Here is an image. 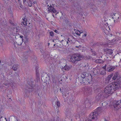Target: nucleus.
<instances>
[{
  "label": "nucleus",
  "mask_w": 121,
  "mask_h": 121,
  "mask_svg": "<svg viewBox=\"0 0 121 121\" xmlns=\"http://www.w3.org/2000/svg\"><path fill=\"white\" fill-rule=\"evenodd\" d=\"M98 108L94 112L90 113L87 119L85 121H97L98 116Z\"/></svg>",
  "instance_id": "f257e3e1"
},
{
  "label": "nucleus",
  "mask_w": 121,
  "mask_h": 121,
  "mask_svg": "<svg viewBox=\"0 0 121 121\" xmlns=\"http://www.w3.org/2000/svg\"><path fill=\"white\" fill-rule=\"evenodd\" d=\"M83 56L78 53L72 55L70 57L69 60L73 63L76 64L78 61L82 60Z\"/></svg>",
  "instance_id": "f03ea898"
},
{
  "label": "nucleus",
  "mask_w": 121,
  "mask_h": 121,
  "mask_svg": "<svg viewBox=\"0 0 121 121\" xmlns=\"http://www.w3.org/2000/svg\"><path fill=\"white\" fill-rule=\"evenodd\" d=\"M115 91V88H114L113 86L112 83L107 85L104 90V92L106 94H112Z\"/></svg>",
  "instance_id": "7ed1b4c3"
},
{
  "label": "nucleus",
  "mask_w": 121,
  "mask_h": 121,
  "mask_svg": "<svg viewBox=\"0 0 121 121\" xmlns=\"http://www.w3.org/2000/svg\"><path fill=\"white\" fill-rule=\"evenodd\" d=\"M83 91L85 94L87 96L91 95L93 92L92 87L89 86L83 87Z\"/></svg>",
  "instance_id": "20e7f679"
},
{
  "label": "nucleus",
  "mask_w": 121,
  "mask_h": 121,
  "mask_svg": "<svg viewBox=\"0 0 121 121\" xmlns=\"http://www.w3.org/2000/svg\"><path fill=\"white\" fill-rule=\"evenodd\" d=\"M112 105L115 109L118 110L121 108V99L119 101H114Z\"/></svg>",
  "instance_id": "39448f33"
},
{
  "label": "nucleus",
  "mask_w": 121,
  "mask_h": 121,
  "mask_svg": "<svg viewBox=\"0 0 121 121\" xmlns=\"http://www.w3.org/2000/svg\"><path fill=\"white\" fill-rule=\"evenodd\" d=\"M86 75L85 78H84V81H85V84H88L90 83L92 79V76L91 74H85Z\"/></svg>",
  "instance_id": "423d86ee"
},
{
  "label": "nucleus",
  "mask_w": 121,
  "mask_h": 121,
  "mask_svg": "<svg viewBox=\"0 0 121 121\" xmlns=\"http://www.w3.org/2000/svg\"><path fill=\"white\" fill-rule=\"evenodd\" d=\"M113 17L112 18H115V19L114 20L115 22H117L121 20V16L118 13H114L113 14Z\"/></svg>",
  "instance_id": "0eeeda50"
},
{
  "label": "nucleus",
  "mask_w": 121,
  "mask_h": 121,
  "mask_svg": "<svg viewBox=\"0 0 121 121\" xmlns=\"http://www.w3.org/2000/svg\"><path fill=\"white\" fill-rule=\"evenodd\" d=\"M112 84L113 85L114 88H115V90L119 89L121 87V79L118 82L112 83Z\"/></svg>",
  "instance_id": "6e6552de"
},
{
  "label": "nucleus",
  "mask_w": 121,
  "mask_h": 121,
  "mask_svg": "<svg viewBox=\"0 0 121 121\" xmlns=\"http://www.w3.org/2000/svg\"><path fill=\"white\" fill-rule=\"evenodd\" d=\"M117 66L109 65L107 67V70L108 72H111L113 71L115 69Z\"/></svg>",
  "instance_id": "1a4fd4ad"
},
{
  "label": "nucleus",
  "mask_w": 121,
  "mask_h": 121,
  "mask_svg": "<svg viewBox=\"0 0 121 121\" xmlns=\"http://www.w3.org/2000/svg\"><path fill=\"white\" fill-rule=\"evenodd\" d=\"M48 11L49 12H51V13H55L56 12V11L55 9L52 6H50L48 8Z\"/></svg>",
  "instance_id": "9d476101"
},
{
  "label": "nucleus",
  "mask_w": 121,
  "mask_h": 121,
  "mask_svg": "<svg viewBox=\"0 0 121 121\" xmlns=\"http://www.w3.org/2000/svg\"><path fill=\"white\" fill-rule=\"evenodd\" d=\"M121 39V37H119L118 36L115 37V38H114V39L112 40V43H114L116 41H118L119 40H120Z\"/></svg>",
  "instance_id": "9b49d317"
},
{
  "label": "nucleus",
  "mask_w": 121,
  "mask_h": 121,
  "mask_svg": "<svg viewBox=\"0 0 121 121\" xmlns=\"http://www.w3.org/2000/svg\"><path fill=\"white\" fill-rule=\"evenodd\" d=\"M98 85H95L93 89L95 93H98Z\"/></svg>",
  "instance_id": "f8f14e48"
},
{
  "label": "nucleus",
  "mask_w": 121,
  "mask_h": 121,
  "mask_svg": "<svg viewBox=\"0 0 121 121\" xmlns=\"http://www.w3.org/2000/svg\"><path fill=\"white\" fill-rule=\"evenodd\" d=\"M78 80L79 82H80V83L81 84H82L83 83H84L85 81H84V78H82L81 77H78Z\"/></svg>",
  "instance_id": "ddd939ff"
},
{
  "label": "nucleus",
  "mask_w": 121,
  "mask_h": 121,
  "mask_svg": "<svg viewBox=\"0 0 121 121\" xmlns=\"http://www.w3.org/2000/svg\"><path fill=\"white\" fill-rule=\"evenodd\" d=\"M26 2H26L25 3L27 5H28L30 7L32 6V3L30 0H27Z\"/></svg>",
  "instance_id": "4468645a"
},
{
  "label": "nucleus",
  "mask_w": 121,
  "mask_h": 121,
  "mask_svg": "<svg viewBox=\"0 0 121 121\" xmlns=\"http://www.w3.org/2000/svg\"><path fill=\"white\" fill-rule=\"evenodd\" d=\"M18 65L15 64L12 67V69L14 71H15L17 70L18 68Z\"/></svg>",
  "instance_id": "2eb2a0df"
},
{
  "label": "nucleus",
  "mask_w": 121,
  "mask_h": 121,
  "mask_svg": "<svg viewBox=\"0 0 121 121\" xmlns=\"http://www.w3.org/2000/svg\"><path fill=\"white\" fill-rule=\"evenodd\" d=\"M119 74V73L117 72H116L114 74V75L112 78V79L113 80H115L117 78V77Z\"/></svg>",
  "instance_id": "dca6fc26"
},
{
  "label": "nucleus",
  "mask_w": 121,
  "mask_h": 121,
  "mask_svg": "<svg viewBox=\"0 0 121 121\" xmlns=\"http://www.w3.org/2000/svg\"><path fill=\"white\" fill-rule=\"evenodd\" d=\"M71 67V66H69L66 65L64 66V68L65 70L68 71L70 69Z\"/></svg>",
  "instance_id": "f3484780"
},
{
  "label": "nucleus",
  "mask_w": 121,
  "mask_h": 121,
  "mask_svg": "<svg viewBox=\"0 0 121 121\" xmlns=\"http://www.w3.org/2000/svg\"><path fill=\"white\" fill-rule=\"evenodd\" d=\"M112 74H111L108 75V76L106 78V79L108 80V82L110 80L112 77Z\"/></svg>",
  "instance_id": "a211bd4d"
},
{
  "label": "nucleus",
  "mask_w": 121,
  "mask_h": 121,
  "mask_svg": "<svg viewBox=\"0 0 121 121\" xmlns=\"http://www.w3.org/2000/svg\"><path fill=\"white\" fill-rule=\"evenodd\" d=\"M66 90L63 87H62L60 89V91H61V92L64 93H66Z\"/></svg>",
  "instance_id": "6ab92c4d"
},
{
  "label": "nucleus",
  "mask_w": 121,
  "mask_h": 121,
  "mask_svg": "<svg viewBox=\"0 0 121 121\" xmlns=\"http://www.w3.org/2000/svg\"><path fill=\"white\" fill-rule=\"evenodd\" d=\"M36 79L37 82H38L39 79V75L38 72L36 71Z\"/></svg>",
  "instance_id": "aec40b11"
},
{
  "label": "nucleus",
  "mask_w": 121,
  "mask_h": 121,
  "mask_svg": "<svg viewBox=\"0 0 121 121\" xmlns=\"http://www.w3.org/2000/svg\"><path fill=\"white\" fill-rule=\"evenodd\" d=\"M75 33L78 35H80L81 33L80 31L77 30H75Z\"/></svg>",
  "instance_id": "412c9836"
},
{
  "label": "nucleus",
  "mask_w": 121,
  "mask_h": 121,
  "mask_svg": "<svg viewBox=\"0 0 121 121\" xmlns=\"http://www.w3.org/2000/svg\"><path fill=\"white\" fill-rule=\"evenodd\" d=\"M106 73V71L105 70H103L101 71L100 73L101 75H104Z\"/></svg>",
  "instance_id": "4be33fe9"
},
{
  "label": "nucleus",
  "mask_w": 121,
  "mask_h": 121,
  "mask_svg": "<svg viewBox=\"0 0 121 121\" xmlns=\"http://www.w3.org/2000/svg\"><path fill=\"white\" fill-rule=\"evenodd\" d=\"M107 52L108 53L111 54H112V51L111 49H108L107 50Z\"/></svg>",
  "instance_id": "5701e85b"
},
{
  "label": "nucleus",
  "mask_w": 121,
  "mask_h": 121,
  "mask_svg": "<svg viewBox=\"0 0 121 121\" xmlns=\"http://www.w3.org/2000/svg\"><path fill=\"white\" fill-rule=\"evenodd\" d=\"M93 72L94 74L96 75L98 74L97 70L96 69H94Z\"/></svg>",
  "instance_id": "b1692460"
},
{
  "label": "nucleus",
  "mask_w": 121,
  "mask_h": 121,
  "mask_svg": "<svg viewBox=\"0 0 121 121\" xmlns=\"http://www.w3.org/2000/svg\"><path fill=\"white\" fill-rule=\"evenodd\" d=\"M67 41H69V42L72 43H73L72 40L70 38H68L67 39Z\"/></svg>",
  "instance_id": "393cba45"
},
{
  "label": "nucleus",
  "mask_w": 121,
  "mask_h": 121,
  "mask_svg": "<svg viewBox=\"0 0 121 121\" xmlns=\"http://www.w3.org/2000/svg\"><path fill=\"white\" fill-rule=\"evenodd\" d=\"M106 29H107L106 30V31H105V30H104V32L106 34L107 33V32H108V29H109V30H110V28H109V26H107Z\"/></svg>",
  "instance_id": "a878e982"
},
{
  "label": "nucleus",
  "mask_w": 121,
  "mask_h": 121,
  "mask_svg": "<svg viewBox=\"0 0 121 121\" xmlns=\"http://www.w3.org/2000/svg\"><path fill=\"white\" fill-rule=\"evenodd\" d=\"M21 24L22 25H24L25 26H26V22H22Z\"/></svg>",
  "instance_id": "bb28decb"
},
{
  "label": "nucleus",
  "mask_w": 121,
  "mask_h": 121,
  "mask_svg": "<svg viewBox=\"0 0 121 121\" xmlns=\"http://www.w3.org/2000/svg\"><path fill=\"white\" fill-rule=\"evenodd\" d=\"M50 35L51 36L53 37L54 35V33L52 31H51L50 32Z\"/></svg>",
  "instance_id": "cd10ccee"
},
{
  "label": "nucleus",
  "mask_w": 121,
  "mask_h": 121,
  "mask_svg": "<svg viewBox=\"0 0 121 121\" xmlns=\"http://www.w3.org/2000/svg\"><path fill=\"white\" fill-rule=\"evenodd\" d=\"M56 104L58 107H59L60 106V104L59 102L57 101Z\"/></svg>",
  "instance_id": "c85d7f7f"
},
{
  "label": "nucleus",
  "mask_w": 121,
  "mask_h": 121,
  "mask_svg": "<svg viewBox=\"0 0 121 121\" xmlns=\"http://www.w3.org/2000/svg\"><path fill=\"white\" fill-rule=\"evenodd\" d=\"M95 99L96 100V102H98V95H96V96L95 97Z\"/></svg>",
  "instance_id": "c756f323"
},
{
  "label": "nucleus",
  "mask_w": 121,
  "mask_h": 121,
  "mask_svg": "<svg viewBox=\"0 0 121 121\" xmlns=\"http://www.w3.org/2000/svg\"><path fill=\"white\" fill-rule=\"evenodd\" d=\"M85 39H81L80 40V41L82 43L85 42Z\"/></svg>",
  "instance_id": "7c9ffc66"
},
{
  "label": "nucleus",
  "mask_w": 121,
  "mask_h": 121,
  "mask_svg": "<svg viewBox=\"0 0 121 121\" xmlns=\"http://www.w3.org/2000/svg\"><path fill=\"white\" fill-rule=\"evenodd\" d=\"M66 44L67 45H70L71 44H72L71 43L69 42L68 41H66Z\"/></svg>",
  "instance_id": "2f4dec72"
},
{
  "label": "nucleus",
  "mask_w": 121,
  "mask_h": 121,
  "mask_svg": "<svg viewBox=\"0 0 121 121\" xmlns=\"http://www.w3.org/2000/svg\"><path fill=\"white\" fill-rule=\"evenodd\" d=\"M63 77L65 79H67V77L66 75H63Z\"/></svg>",
  "instance_id": "473e14b6"
},
{
  "label": "nucleus",
  "mask_w": 121,
  "mask_h": 121,
  "mask_svg": "<svg viewBox=\"0 0 121 121\" xmlns=\"http://www.w3.org/2000/svg\"><path fill=\"white\" fill-rule=\"evenodd\" d=\"M11 94H8L7 95V96L8 99H11Z\"/></svg>",
  "instance_id": "72a5a7b5"
},
{
  "label": "nucleus",
  "mask_w": 121,
  "mask_h": 121,
  "mask_svg": "<svg viewBox=\"0 0 121 121\" xmlns=\"http://www.w3.org/2000/svg\"><path fill=\"white\" fill-rule=\"evenodd\" d=\"M106 65L105 64L104 66L102 67L103 69H104V70H105V71L106 70Z\"/></svg>",
  "instance_id": "f704fd0d"
},
{
  "label": "nucleus",
  "mask_w": 121,
  "mask_h": 121,
  "mask_svg": "<svg viewBox=\"0 0 121 121\" xmlns=\"http://www.w3.org/2000/svg\"><path fill=\"white\" fill-rule=\"evenodd\" d=\"M22 19L23 20V22H27V19L26 18H25V17H23V18H22Z\"/></svg>",
  "instance_id": "c9c22d12"
},
{
  "label": "nucleus",
  "mask_w": 121,
  "mask_h": 121,
  "mask_svg": "<svg viewBox=\"0 0 121 121\" xmlns=\"http://www.w3.org/2000/svg\"><path fill=\"white\" fill-rule=\"evenodd\" d=\"M86 76V75L84 76V74H82L79 77H81L82 78H85Z\"/></svg>",
  "instance_id": "e433bc0d"
},
{
  "label": "nucleus",
  "mask_w": 121,
  "mask_h": 121,
  "mask_svg": "<svg viewBox=\"0 0 121 121\" xmlns=\"http://www.w3.org/2000/svg\"><path fill=\"white\" fill-rule=\"evenodd\" d=\"M104 62V61L101 60L100 59H99V63H103Z\"/></svg>",
  "instance_id": "4c0bfd02"
},
{
  "label": "nucleus",
  "mask_w": 121,
  "mask_h": 121,
  "mask_svg": "<svg viewBox=\"0 0 121 121\" xmlns=\"http://www.w3.org/2000/svg\"><path fill=\"white\" fill-rule=\"evenodd\" d=\"M62 95L63 96H65L66 97V95L65 94V93H64L63 92H62Z\"/></svg>",
  "instance_id": "58836bf2"
},
{
  "label": "nucleus",
  "mask_w": 121,
  "mask_h": 121,
  "mask_svg": "<svg viewBox=\"0 0 121 121\" xmlns=\"http://www.w3.org/2000/svg\"><path fill=\"white\" fill-rule=\"evenodd\" d=\"M81 46L79 45L78 46H76L75 47L77 48H81Z\"/></svg>",
  "instance_id": "ea45409f"
},
{
  "label": "nucleus",
  "mask_w": 121,
  "mask_h": 121,
  "mask_svg": "<svg viewBox=\"0 0 121 121\" xmlns=\"http://www.w3.org/2000/svg\"><path fill=\"white\" fill-rule=\"evenodd\" d=\"M3 41L2 39L1 38H0V43H1Z\"/></svg>",
  "instance_id": "a19ab883"
},
{
  "label": "nucleus",
  "mask_w": 121,
  "mask_h": 121,
  "mask_svg": "<svg viewBox=\"0 0 121 121\" xmlns=\"http://www.w3.org/2000/svg\"><path fill=\"white\" fill-rule=\"evenodd\" d=\"M86 35V34H84V35H83V36H82V37H85Z\"/></svg>",
  "instance_id": "79ce46f5"
},
{
  "label": "nucleus",
  "mask_w": 121,
  "mask_h": 121,
  "mask_svg": "<svg viewBox=\"0 0 121 121\" xmlns=\"http://www.w3.org/2000/svg\"><path fill=\"white\" fill-rule=\"evenodd\" d=\"M2 107L1 106H0V111H2Z\"/></svg>",
  "instance_id": "37998d69"
},
{
  "label": "nucleus",
  "mask_w": 121,
  "mask_h": 121,
  "mask_svg": "<svg viewBox=\"0 0 121 121\" xmlns=\"http://www.w3.org/2000/svg\"><path fill=\"white\" fill-rule=\"evenodd\" d=\"M54 31L55 32H56V33H57L58 32V31L56 30H55Z\"/></svg>",
  "instance_id": "c03bdc74"
},
{
  "label": "nucleus",
  "mask_w": 121,
  "mask_h": 121,
  "mask_svg": "<svg viewBox=\"0 0 121 121\" xmlns=\"http://www.w3.org/2000/svg\"><path fill=\"white\" fill-rule=\"evenodd\" d=\"M64 21H65V22L66 23H67V22L68 20L66 21V20H64Z\"/></svg>",
  "instance_id": "a18cd8bd"
},
{
  "label": "nucleus",
  "mask_w": 121,
  "mask_h": 121,
  "mask_svg": "<svg viewBox=\"0 0 121 121\" xmlns=\"http://www.w3.org/2000/svg\"><path fill=\"white\" fill-rule=\"evenodd\" d=\"M20 7L21 8H22L23 6L21 4L20 5Z\"/></svg>",
  "instance_id": "49530a36"
},
{
  "label": "nucleus",
  "mask_w": 121,
  "mask_h": 121,
  "mask_svg": "<svg viewBox=\"0 0 121 121\" xmlns=\"http://www.w3.org/2000/svg\"><path fill=\"white\" fill-rule=\"evenodd\" d=\"M3 117H1L0 118V121H2L1 120L2 119V118H3Z\"/></svg>",
  "instance_id": "de8ad7c7"
},
{
  "label": "nucleus",
  "mask_w": 121,
  "mask_h": 121,
  "mask_svg": "<svg viewBox=\"0 0 121 121\" xmlns=\"http://www.w3.org/2000/svg\"><path fill=\"white\" fill-rule=\"evenodd\" d=\"M1 34L3 36H4V33H1Z\"/></svg>",
  "instance_id": "09e8293b"
},
{
  "label": "nucleus",
  "mask_w": 121,
  "mask_h": 121,
  "mask_svg": "<svg viewBox=\"0 0 121 121\" xmlns=\"http://www.w3.org/2000/svg\"><path fill=\"white\" fill-rule=\"evenodd\" d=\"M104 121H107V120L106 119H104Z\"/></svg>",
  "instance_id": "8fccbe9b"
},
{
  "label": "nucleus",
  "mask_w": 121,
  "mask_h": 121,
  "mask_svg": "<svg viewBox=\"0 0 121 121\" xmlns=\"http://www.w3.org/2000/svg\"><path fill=\"white\" fill-rule=\"evenodd\" d=\"M27 0H24V2H26V1Z\"/></svg>",
  "instance_id": "3c124183"
},
{
  "label": "nucleus",
  "mask_w": 121,
  "mask_h": 121,
  "mask_svg": "<svg viewBox=\"0 0 121 121\" xmlns=\"http://www.w3.org/2000/svg\"><path fill=\"white\" fill-rule=\"evenodd\" d=\"M70 37H71V38H73L74 37L73 36H71Z\"/></svg>",
  "instance_id": "603ef678"
},
{
  "label": "nucleus",
  "mask_w": 121,
  "mask_h": 121,
  "mask_svg": "<svg viewBox=\"0 0 121 121\" xmlns=\"http://www.w3.org/2000/svg\"><path fill=\"white\" fill-rule=\"evenodd\" d=\"M36 3V2H35H35H33V3H34V4H35V3Z\"/></svg>",
  "instance_id": "864d4df0"
},
{
  "label": "nucleus",
  "mask_w": 121,
  "mask_h": 121,
  "mask_svg": "<svg viewBox=\"0 0 121 121\" xmlns=\"http://www.w3.org/2000/svg\"><path fill=\"white\" fill-rule=\"evenodd\" d=\"M18 0L20 3L21 2V1L20 0Z\"/></svg>",
  "instance_id": "5fc2aeb1"
},
{
  "label": "nucleus",
  "mask_w": 121,
  "mask_h": 121,
  "mask_svg": "<svg viewBox=\"0 0 121 121\" xmlns=\"http://www.w3.org/2000/svg\"><path fill=\"white\" fill-rule=\"evenodd\" d=\"M20 37L21 38H22L23 37V36H20Z\"/></svg>",
  "instance_id": "6e6d98bb"
},
{
  "label": "nucleus",
  "mask_w": 121,
  "mask_h": 121,
  "mask_svg": "<svg viewBox=\"0 0 121 121\" xmlns=\"http://www.w3.org/2000/svg\"><path fill=\"white\" fill-rule=\"evenodd\" d=\"M63 41V40H62L61 41V42H62Z\"/></svg>",
  "instance_id": "4d7b16f0"
},
{
  "label": "nucleus",
  "mask_w": 121,
  "mask_h": 121,
  "mask_svg": "<svg viewBox=\"0 0 121 121\" xmlns=\"http://www.w3.org/2000/svg\"><path fill=\"white\" fill-rule=\"evenodd\" d=\"M52 42H54V40H52Z\"/></svg>",
  "instance_id": "13d9d810"
},
{
  "label": "nucleus",
  "mask_w": 121,
  "mask_h": 121,
  "mask_svg": "<svg viewBox=\"0 0 121 121\" xmlns=\"http://www.w3.org/2000/svg\"><path fill=\"white\" fill-rule=\"evenodd\" d=\"M5 85H6V86H7V84H5Z\"/></svg>",
  "instance_id": "bf43d9fd"
},
{
  "label": "nucleus",
  "mask_w": 121,
  "mask_h": 121,
  "mask_svg": "<svg viewBox=\"0 0 121 121\" xmlns=\"http://www.w3.org/2000/svg\"><path fill=\"white\" fill-rule=\"evenodd\" d=\"M5 119L6 120V121H7V120H6V118H5Z\"/></svg>",
  "instance_id": "052dcab7"
},
{
  "label": "nucleus",
  "mask_w": 121,
  "mask_h": 121,
  "mask_svg": "<svg viewBox=\"0 0 121 121\" xmlns=\"http://www.w3.org/2000/svg\"><path fill=\"white\" fill-rule=\"evenodd\" d=\"M52 16H53V17H54V15L53 14L52 15Z\"/></svg>",
  "instance_id": "680f3d73"
},
{
  "label": "nucleus",
  "mask_w": 121,
  "mask_h": 121,
  "mask_svg": "<svg viewBox=\"0 0 121 121\" xmlns=\"http://www.w3.org/2000/svg\"><path fill=\"white\" fill-rule=\"evenodd\" d=\"M48 45H49V43H48Z\"/></svg>",
  "instance_id": "e2e57ef3"
},
{
  "label": "nucleus",
  "mask_w": 121,
  "mask_h": 121,
  "mask_svg": "<svg viewBox=\"0 0 121 121\" xmlns=\"http://www.w3.org/2000/svg\"><path fill=\"white\" fill-rule=\"evenodd\" d=\"M55 44L54 45V46H55Z\"/></svg>",
  "instance_id": "0e129e2a"
},
{
  "label": "nucleus",
  "mask_w": 121,
  "mask_h": 121,
  "mask_svg": "<svg viewBox=\"0 0 121 121\" xmlns=\"http://www.w3.org/2000/svg\"><path fill=\"white\" fill-rule=\"evenodd\" d=\"M29 26H28V29H29Z\"/></svg>",
  "instance_id": "69168bd1"
},
{
  "label": "nucleus",
  "mask_w": 121,
  "mask_h": 121,
  "mask_svg": "<svg viewBox=\"0 0 121 121\" xmlns=\"http://www.w3.org/2000/svg\"><path fill=\"white\" fill-rule=\"evenodd\" d=\"M93 55H95V54H94Z\"/></svg>",
  "instance_id": "338daca9"
},
{
  "label": "nucleus",
  "mask_w": 121,
  "mask_h": 121,
  "mask_svg": "<svg viewBox=\"0 0 121 121\" xmlns=\"http://www.w3.org/2000/svg\"><path fill=\"white\" fill-rule=\"evenodd\" d=\"M0 63H1V61H0Z\"/></svg>",
  "instance_id": "774afa93"
}]
</instances>
